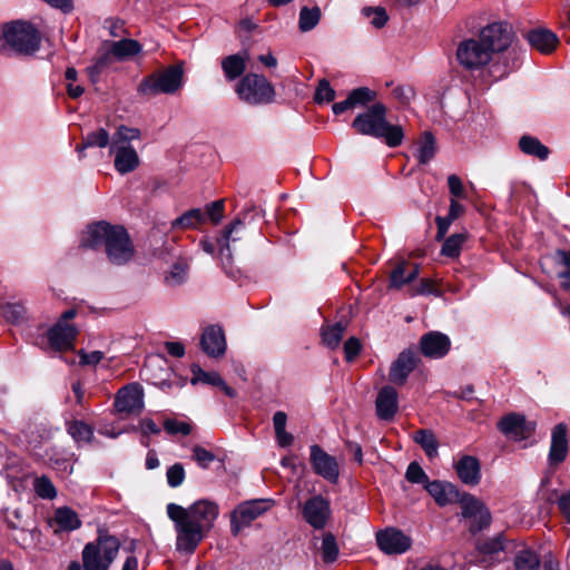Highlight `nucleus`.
<instances>
[{
  "instance_id": "f257e3e1",
  "label": "nucleus",
  "mask_w": 570,
  "mask_h": 570,
  "mask_svg": "<svg viewBox=\"0 0 570 570\" xmlns=\"http://www.w3.org/2000/svg\"><path fill=\"white\" fill-rule=\"evenodd\" d=\"M166 511L174 522L176 550L186 554H191L207 537L219 513L218 505L209 500H198L188 508L168 503Z\"/></svg>"
},
{
  "instance_id": "f03ea898",
  "label": "nucleus",
  "mask_w": 570,
  "mask_h": 570,
  "mask_svg": "<svg viewBox=\"0 0 570 570\" xmlns=\"http://www.w3.org/2000/svg\"><path fill=\"white\" fill-rule=\"evenodd\" d=\"M81 246L104 247L108 261L114 265H125L134 257V245L126 229L106 222L91 224L81 236Z\"/></svg>"
},
{
  "instance_id": "7ed1b4c3",
  "label": "nucleus",
  "mask_w": 570,
  "mask_h": 570,
  "mask_svg": "<svg viewBox=\"0 0 570 570\" xmlns=\"http://www.w3.org/2000/svg\"><path fill=\"white\" fill-rule=\"evenodd\" d=\"M386 107L376 102L366 111L358 114L352 127L360 135L371 136L375 138H384L390 147H397L403 140V130L400 126L391 125L386 120Z\"/></svg>"
},
{
  "instance_id": "20e7f679",
  "label": "nucleus",
  "mask_w": 570,
  "mask_h": 570,
  "mask_svg": "<svg viewBox=\"0 0 570 570\" xmlns=\"http://www.w3.org/2000/svg\"><path fill=\"white\" fill-rule=\"evenodd\" d=\"M141 132L138 128L119 126L111 138L110 153L115 155L114 165L116 170L121 174L134 171L139 166V156L130 142L138 140Z\"/></svg>"
},
{
  "instance_id": "39448f33",
  "label": "nucleus",
  "mask_w": 570,
  "mask_h": 570,
  "mask_svg": "<svg viewBox=\"0 0 570 570\" xmlns=\"http://www.w3.org/2000/svg\"><path fill=\"white\" fill-rule=\"evenodd\" d=\"M120 550V541L110 534L100 533L88 542L81 552L83 570H109Z\"/></svg>"
},
{
  "instance_id": "423d86ee",
  "label": "nucleus",
  "mask_w": 570,
  "mask_h": 570,
  "mask_svg": "<svg viewBox=\"0 0 570 570\" xmlns=\"http://www.w3.org/2000/svg\"><path fill=\"white\" fill-rule=\"evenodd\" d=\"M183 66L173 65L146 77L140 82L138 91L144 96H156L160 94L173 95L183 86Z\"/></svg>"
},
{
  "instance_id": "0eeeda50",
  "label": "nucleus",
  "mask_w": 570,
  "mask_h": 570,
  "mask_svg": "<svg viewBox=\"0 0 570 570\" xmlns=\"http://www.w3.org/2000/svg\"><path fill=\"white\" fill-rule=\"evenodd\" d=\"M0 38L19 53H33L40 45L38 31L27 22L14 21L0 28Z\"/></svg>"
},
{
  "instance_id": "6e6552de",
  "label": "nucleus",
  "mask_w": 570,
  "mask_h": 570,
  "mask_svg": "<svg viewBox=\"0 0 570 570\" xmlns=\"http://www.w3.org/2000/svg\"><path fill=\"white\" fill-rule=\"evenodd\" d=\"M456 59L466 70H479L493 61L479 36L462 40L456 48Z\"/></svg>"
},
{
  "instance_id": "1a4fd4ad",
  "label": "nucleus",
  "mask_w": 570,
  "mask_h": 570,
  "mask_svg": "<svg viewBox=\"0 0 570 570\" xmlns=\"http://www.w3.org/2000/svg\"><path fill=\"white\" fill-rule=\"evenodd\" d=\"M478 36L493 58L495 55L505 52L514 40L512 27L504 21L485 24L480 29Z\"/></svg>"
},
{
  "instance_id": "9d476101",
  "label": "nucleus",
  "mask_w": 570,
  "mask_h": 570,
  "mask_svg": "<svg viewBox=\"0 0 570 570\" xmlns=\"http://www.w3.org/2000/svg\"><path fill=\"white\" fill-rule=\"evenodd\" d=\"M236 92L242 100L250 105L272 101L274 89L264 76L248 73L244 76L236 87Z\"/></svg>"
},
{
  "instance_id": "9b49d317",
  "label": "nucleus",
  "mask_w": 570,
  "mask_h": 570,
  "mask_svg": "<svg viewBox=\"0 0 570 570\" xmlns=\"http://www.w3.org/2000/svg\"><path fill=\"white\" fill-rule=\"evenodd\" d=\"M77 309L70 308L63 312L57 323L47 332V338L55 351H69L75 346L78 328L69 321L75 318Z\"/></svg>"
},
{
  "instance_id": "f8f14e48",
  "label": "nucleus",
  "mask_w": 570,
  "mask_h": 570,
  "mask_svg": "<svg viewBox=\"0 0 570 570\" xmlns=\"http://www.w3.org/2000/svg\"><path fill=\"white\" fill-rule=\"evenodd\" d=\"M273 505L274 501L272 499H255L238 504L232 513V532L237 535L242 528L248 525Z\"/></svg>"
},
{
  "instance_id": "ddd939ff",
  "label": "nucleus",
  "mask_w": 570,
  "mask_h": 570,
  "mask_svg": "<svg viewBox=\"0 0 570 570\" xmlns=\"http://www.w3.org/2000/svg\"><path fill=\"white\" fill-rule=\"evenodd\" d=\"M463 518L470 519V531L476 533L490 525L491 515L484 504L471 494L464 493L460 499Z\"/></svg>"
},
{
  "instance_id": "4468645a",
  "label": "nucleus",
  "mask_w": 570,
  "mask_h": 570,
  "mask_svg": "<svg viewBox=\"0 0 570 570\" xmlns=\"http://www.w3.org/2000/svg\"><path fill=\"white\" fill-rule=\"evenodd\" d=\"M331 512L330 501L320 494L309 498L302 509L303 519L316 530L326 527Z\"/></svg>"
},
{
  "instance_id": "2eb2a0df",
  "label": "nucleus",
  "mask_w": 570,
  "mask_h": 570,
  "mask_svg": "<svg viewBox=\"0 0 570 570\" xmlns=\"http://www.w3.org/2000/svg\"><path fill=\"white\" fill-rule=\"evenodd\" d=\"M379 548L386 554H402L412 546V539L395 528H386L376 533Z\"/></svg>"
},
{
  "instance_id": "dca6fc26",
  "label": "nucleus",
  "mask_w": 570,
  "mask_h": 570,
  "mask_svg": "<svg viewBox=\"0 0 570 570\" xmlns=\"http://www.w3.org/2000/svg\"><path fill=\"white\" fill-rule=\"evenodd\" d=\"M115 409L119 413H139L144 407V392L139 384H128L115 397Z\"/></svg>"
},
{
  "instance_id": "f3484780",
  "label": "nucleus",
  "mask_w": 570,
  "mask_h": 570,
  "mask_svg": "<svg viewBox=\"0 0 570 570\" xmlns=\"http://www.w3.org/2000/svg\"><path fill=\"white\" fill-rule=\"evenodd\" d=\"M309 450L314 472L330 482H336L340 469L335 458L316 444L312 445Z\"/></svg>"
},
{
  "instance_id": "a211bd4d",
  "label": "nucleus",
  "mask_w": 570,
  "mask_h": 570,
  "mask_svg": "<svg viewBox=\"0 0 570 570\" xmlns=\"http://www.w3.org/2000/svg\"><path fill=\"white\" fill-rule=\"evenodd\" d=\"M451 348V341L448 335L432 331L424 334L420 340L421 353L428 358H442Z\"/></svg>"
},
{
  "instance_id": "6ab92c4d",
  "label": "nucleus",
  "mask_w": 570,
  "mask_h": 570,
  "mask_svg": "<svg viewBox=\"0 0 570 570\" xmlns=\"http://www.w3.org/2000/svg\"><path fill=\"white\" fill-rule=\"evenodd\" d=\"M375 410L379 419L391 421L399 410L397 392L393 386H383L375 400Z\"/></svg>"
},
{
  "instance_id": "aec40b11",
  "label": "nucleus",
  "mask_w": 570,
  "mask_h": 570,
  "mask_svg": "<svg viewBox=\"0 0 570 570\" xmlns=\"http://www.w3.org/2000/svg\"><path fill=\"white\" fill-rule=\"evenodd\" d=\"M425 490L440 507L460 502L462 497L454 484L445 481H430V483L425 484Z\"/></svg>"
},
{
  "instance_id": "412c9836",
  "label": "nucleus",
  "mask_w": 570,
  "mask_h": 570,
  "mask_svg": "<svg viewBox=\"0 0 570 570\" xmlns=\"http://www.w3.org/2000/svg\"><path fill=\"white\" fill-rule=\"evenodd\" d=\"M248 215L249 212L245 213L242 218L238 217L234 219L229 227L224 230L223 237L219 239V254L224 265L229 263L232 258L230 243L242 238V232Z\"/></svg>"
},
{
  "instance_id": "4be33fe9",
  "label": "nucleus",
  "mask_w": 570,
  "mask_h": 570,
  "mask_svg": "<svg viewBox=\"0 0 570 570\" xmlns=\"http://www.w3.org/2000/svg\"><path fill=\"white\" fill-rule=\"evenodd\" d=\"M416 367V357L413 352L404 351L392 363L390 381L396 385H403L410 373Z\"/></svg>"
},
{
  "instance_id": "5701e85b",
  "label": "nucleus",
  "mask_w": 570,
  "mask_h": 570,
  "mask_svg": "<svg viewBox=\"0 0 570 570\" xmlns=\"http://www.w3.org/2000/svg\"><path fill=\"white\" fill-rule=\"evenodd\" d=\"M498 429L508 438L521 440L528 436L533 428L527 425L523 415L510 413L503 416L499 423Z\"/></svg>"
},
{
  "instance_id": "b1692460",
  "label": "nucleus",
  "mask_w": 570,
  "mask_h": 570,
  "mask_svg": "<svg viewBox=\"0 0 570 570\" xmlns=\"http://www.w3.org/2000/svg\"><path fill=\"white\" fill-rule=\"evenodd\" d=\"M454 469L462 483L474 487L481 480V465L472 455H463L455 463Z\"/></svg>"
},
{
  "instance_id": "393cba45",
  "label": "nucleus",
  "mask_w": 570,
  "mask_h": 570,
  "mask_svg": "<svg viewBox=\"0 0 570 570\" xmlns=\"http://www.w3.org/2000/svg\"><path fill=\"white\" fill-rule=\"evenodd\" d=\"M503 549L504 546L501 535L478 540L476 550L481 556L479 561L480 564L483 568H490L494 562H499V554L503 551Z\"/></svg>"
},
{
  "instance_id": "a878e982",
  "label": "nucleus",
  "mask_w": 570,
  "mask_h": 570,
  "mask_svg": "<svg viewBox=\"0 0 570 570\" xmlns=\"http://www.w3.org/2000/svg\"><path fill=\"white\" fill-rule=\"evenodd\" d=\"M200 345L209 356L223 355L226 348L223 330L218 326L207 327L203 333Z\"/></svg>"
},
{
  "instance_id": "bb28decb",
  "label": "nucleus",
  "mask_w": 570,
  "mask_h": 570,
  "mask_svg": "<svg viewBox=\"0 0 570 570\" xmlns=\"http://www.w3.org/2000/svg\"><path fill=\"white\" fill-rule=\"evenodd\" d=\"M568 453L567 426L562 423L552 430L549 459L553 463L562 462Z\"/></svg>"
},
{
  "instance_id": "cd10ccee",
  "label": "nucleus",
  "mask_w": 570,
  "mask_h": 570,
  "mask_svg": "<svg viewBox=\"0 0 570 570\" xmlns=\"http://www.w3.org/2000/svg\"><path fill=\"white\" fill-rule=\"evenodd\" d=\"M419 275V265L409 262L399 263L390 275V287L401 288L414 281Z\"/></svg>"
},
{
  "instance_id": "c85d7f7f",
  "label": "nucleus",
  "mask_w": 570,
  "mask_h": 570,
  "mask_svg": "<svg viewBox=\"0 0 570 570\" xmlns=\"http://www.w3.org/2000/svg\"><path fill=\"white\" fill-rule=\"evenodd\" d=\"M529 43L542 53H550L558 45V37L547 29H534L528 32Z\"/></svg>"
},
{
  "instance_id": "c756f323",
  "label": "nucleus",
  "mask_w": 570,
  "mask_h": 570,
  "mask_svg": "<svg viewBox=\"0 0 570 570\" xmlns=\"http://www.w3.org/2000/svg\"><path fill=\"white\" fill-rule=\"evenodd\" d=\"M248 57V52L243 51L227 56L222 60V69L228 81H233L243 75L246 69V61Z\"/></svg>"
},
{
  "instance_id": "7c9ffc66",
  "label": "nucleus",
  "mask_w": 570,
  "mask_h": 570,
  "mask_svg": "<svg viewBox=\"0 0 570 570\" xmlns=\"http://www.w3.org/2000/svg\"><path fill=\"white\" fill-rule=\"evenodd\" d=\"M51 524H56L55 532L58 531H73L80 528L81 521L78 514L68 507L58 508L55 511Z\"/></svg>"
},
{
  "instance_id": "2f4dec72",
  "label": "nucleus",
  "mask_w": 570,
  "mask_h": 570,
  "mask_svg": "<svg viewBox=\"0 0 570 570\" xmlns=\"http://www.w3.org/2000/svg\"><path fill=\"white\" fill-rule=\"evenodd\" d=\"M435 153L436 141L434 136L430 131H424L417 142L415 157L420 164L425 165L434 158Z\"/></svg>"
},
{
  "instance_id": "473e14b6",
  "label": "nucleus",
  "mask_w": 570,
  "mask_h": 570,
  "mask_svg": "<svg viewBox=\"0 0 570 570\" xmlns=\"http://www.w3.org/2000/svg\"><path fill=\"white\" fill-rule=\"evenodd\" d=\"M67 432L78 444L90 443L94 439V429L80 420L68 422Z\"/></svg>"
},
{
  "instance_id": "72a5a7b5",
  "label": "nucleus",
  "mask_w": 570,
  "mask_h": 570,
  "mask_svg": "<svg viewBox=\"0 0 570 570\" xmlns=\"http://www.w3.org/2000/svg\"><path fill=\"white\" fill-rule=\"evenodd\" d=\"M519 147L522 153L534 156L540 160H546L550 154L549 148L540 142V140L532 136H522L519 140Z\"/></svg>"
},
{
  "instance_id": "f704fd0d",
  "label": "nucleus",
  "mask_w": 570,
  "mask_h": 570,
  "mask_svg": "<svg viewBox=\"0 0 570 570\" xmlns=\"http://www.w3.org/2000/svg\"><path fill=\"white\" fill-rule=\"evenodd\" d=\"M140 51V43L132 39H122L119 41H115L112 42L110 48V52L120 60L131 58L138 55Z\"/></svg>"
},
{
  "instance_id": "c9c22d12",
  "label": "nucleus",
  "mask_w": 570,
  "mask_h": 570,
  "mask_svg": "<svg viewBox=\"0 0 570 570\" xmlns=\"http://www.w3.org/2000/svg\"><path fill=\"white\" fill-rule=\"evenodd\" d=\"M413 440L423 449L430 459L438 455L439 442L431 430L416 431Z\"/></svg>"
},
{
  "instance_id": "e433bc0d",
  "label": "nucleus",
  "mask_w": 570,
  "mask_h": 570,
  "mask_svg": "<svg viewBox=\"0 0 570 570\" xmlns=\"http://www.w3.org/2000/svg\"><path fill=\"white\" fill-rule=\"evenodd\" d=\"M539 567L540 560L533 551L522 549L517 552L513 562V570H539Z\"/></svg>"
},
{
  "instance_id": "4c0bfd02",
  "label": "nucleus",
  "mask_w": 570,
  "mask_h": 570,
  "mask_svg": "<svg viewBox=\"0 0 570 570\" xmlns=\"http://www.w3.org/2000/svg\"><path fill=\"white\" fill-rule=\"evenodd\" d=\"M109 144H111V140L108 131L104 128H100L96 131L89 132L85 138L82 145H79L77 147V151L81 154L86 148L89 147L105 148Z\"/></svg>"
},
{
  "instance_id": "58836bf2",
  "label": "nucleus",
  "mask_w": 570,
  "mask_h": 570,
  "mask_svg": "<svg viewBox=\"0 0 570 570\" xmlns=\"http://www.w3.org/2000/svg\"><path fill=\"white\" fill-rule=\"evenodd\" d=\"M321 20V9L315 6L313 8L303 7L299 11L298 27L303 32L314 29Z\"/></svg>"
},
{
  "instance_id": "ea45409f",
  "label": "nucleus",
  "mask_w": 570,
  "mask_h": 570,
  "mask_svg": "<svg viewBox=\"0 0 570 570\" xmlns=\"http://www.w3.org/2000/svg\"><path fill=\"white\" fill-rule=\"evenodd\" d=\"M205 222V214L198 209H190L176 218L171 226L173 228H195L199 224H203Z\"/></svg>"
},
{
  "instance_id": "a19ab883",
  "label": "nucleus",
  "mask_w": 570,
  "mask_h": 570,
  "mask_svg": "<svg viewBox=\"0 0 570 570\" xmlns=\"http://www.w3.org/2000/svg\"><path fill=\"white\" fill-rule=\"evenodd\" d=\"M465 233L453 234L443 243L441 254L446 257L455 258L461 253L462 245L466 240Z\"/></svg>"
},
{
  "instance_id": "79ce46f5",
  "label": "nucleus",
  "mask_w": 570,
  "mask_h": 570,
  "mask_svg": "<svg viewBox=\"0 0 570 570\" xmlns=\"http://www.w3.org/2000/svg\"><path fill=\"white\" fill-rule=\"evenodd\" d=\"M321 553L325 563H332L338 557V546L336 543L335 537L331 532H327L323 535Z\"/></svg>"
},
{
  "instance_id": "37998d69",
  "label": "nucleus",
  "mask_w": 570,
  "mask_h": 570,
  "mask_svg": "<svg viewBox=\"0 0 570 570\" xmlns=\"http://www.w3.org/2000/svg\"><path fill=\"white\" fill-rule=\"evenodd\" d=\"M191 373H193L191 384H194V385L197 383L210 384V385H216V386L218 384H223V379L220 377V375L218 373L205 372L197 364H194L191 366Z\"/></svg>"
},
{
  "instance_id": "c03bdc74",
  "label": "nucleus",
  "mask_w": 570,
  "mask_h": 570,
  "mask_svg": "<svg viewBox=\"0 0 570 570\" xmlns=\"http://www.w3.org/2000/svg\"><path fill=\"white\" fill-rule=\"evenodd\" d=\"M345 327L341 323L327 326L322 331V341L330 348H336L343 337Z\"/></svg>"
},
{
  "instance_id": "a18cd8bd",
  "label": "nucleus",
  "mask_w": 570,
  "mask_h": 570,
  "mask_svg": "<svg viewBox=\"0 0 570 570\" xmlns=\"http://www.w3.org/2000/svg\"><path fill=\"white\" fill-rule=\"evenodd\" d=\"M33 489L38 497L52 500L57 497V490L53 483L46 475L36 478Z\"/></svg>"
},
{
  "instance_id": "49530a36",
  "label": "nucleus",
  "mask_w": 570,
  "mask_h": 570,
  "mask_svg": "<svg viewBox=\"0 0 570 570\" xmlns=\"http://www.w3.org/2000/svg\"><path fill=\"white\" fill-rule=\"evenodd\" d=\"M2 316L11 323H19L26 315V308L21 304L7 303L0 306Z\"/></svg>"
},
{
  "instance_id": "de8ad7c7",
  "label": "nucleus",
  "mask_w": 570,
  "mask_h": 570,
  "mask_svg": "<svg viewBox=\"0 0 570 570\" xmlns=\"http://www.w3.org/2000/svg\"><path fill=\"white\" fill-rule=\"evenodd\" d=\"M188 274V266L185 263H176L171 266L170 271L166 275V283L170 286H177L183 284Z\"/></svg>"
},
{
  "instance_id": "09e8293b",
  "label": "nucleus",
  "mask_w": 570,
  "mask_h": 570,
  "mask_svg": "<svg viewBox=\"0 0 570 570\" xmlns=\"http://www.w3.org/2000/svg\"><path fill=\"white\" fill-rule=\"evenodd\" d=\"M375 97V91L371 90L367 87L356 88L348 94V98L354 108L357 106H364L367 102L373 101Z\"/></svg>"
},
{
  "instance_id": "8fccbe9b",
  "label": "nucleus",
  "mask_w": 570,
  "mask_h": 570,
  "mask_svg": "<svg viewBox=\"0 0 570 570\" xmlns=\"http://www.w3.org/2000/svg\"><path fill=\"white\" fill-rule=\"evenodd\" d=\"M405 478L411 483L425 484L430 483L428 474L416 462H411L406 469Z\"/></svg>"
},
{
  "instance_id": "3c124183",
  "label": "nucleus",
  "mask_w": 570,
  "mask_h": 570,
  "mask_svg": "<svg viewBox=\"0 0 570 570\" xmlns=\"http://www.w3.org/2000/svg\"><path fill=\"white\" fill-rule=\"evenodd\" d=\"M167 483L170 488H177L183 484L185 480V469L183 464L175 463L168 468L166 472Z\"/></svg>"
},
{
  "instance_id": "603ef678",
  "label": "nucleus",
  "mask_w": 570,
  "mask_h": 570,
  "mask_svg": "<svg viewBox=\"0 0 570 570\" xmlns=\"http://www.w3.org/2000/svg\"><path fill=\"white\" fill-rule=\"evenodd\" d=\"M314 98L318 104L331 102L335 98V90L326 79H322L316 88Z\"/></svg>"
},
{
  "instance_id": "864d4df0",
  "label": "nucleus",
  "mask_w": 570,
  "mask_h": 570,
  "mask_svg": "<svg viewBox=\"0 0 570 570\" xmlns=\"http://www.w3.org/2000/svg\"><path fill=\"white\" fill-rule=\"evenodd\" d=\"M193 459L200 468L207 469L214 462L215 454L200 445H195L193 448Z\"/></svg>"
},
{
  "instance_id": "5fc2aeb1",
  "label": "nucleus",
  "mask_w": 570,
  "mask_h": 570,
  "mask_svg": "<svg viewBox=\"0 0 570 570\" xmlns=\"http://www.w3.org/2000/svg\"><path fill=\"white\" fill-rule=\"evenodd\" d=\"M164 429L169 434L188 435L191 432L190 424L168 419L164 422Z\"/></svg>"
},
{
  "instance_id": "6e6d98bb",
  "label": "nucleus",
  "mask_w": 570,
  "mask_h": 570,
  "mask_svg": "<svg viewBox=\"0 0 570 570\" xmlns=\"http://www.w3.org/2000/svg\"><path fill=\"white\" fill-rule=\"evenodd\" d=\"M364 14L367 16L371 20V24L375 28H382L387 22V14L383 8H366L363 10Z\"/></svg>"
},
{
  "instance_id": "4d7b16f0",
  "label": "nucleus",
  "mask_w": 570,
  "mask_h": 570,
  "mask_svg": "<svg viewBox=\"0 0 570 570\" xmlns=\"http://www.w3.org/2000/svg\"><path fill=\"white\" fill-rule=\"evenodd\" d=\"M207 215L214 224H218L223 218L224 213V200L219 199L213 202L206 207Z\"/></svg>"
},
{
  "instance_id": "13d9d810",
  "label": "nucleus",
  "mask_w": 570,
  "mask_h": 570,
  "mask_svg": "<svg viewBox=\"0 0 570 570\" xmlns=\"http://www.w3.org/2000/svg\"><path fill=\"white\" fill-rule=\"evenodd\" d=\"M448 185L450 194L454 197H464V187L461 178L458 175H450L448 177Z\"/></svg>"
},
{
  "instance_id": "bf43d9fd",
  "label": "nucleus",
  "mask_w": 570,
  "mask_h": 570,
  "mask_svg": "<svg viewBox=\"0 0 570 570\" xmlns=\"http://www.w3.org/2000/svg\"><path fill=\"white\" fill-rule=\"evenodd\" d=\"M393 96L402 105H407L414 97V90L411 87L397 86L396 88L393 89Z\"/></svg>"
},
{
  "instance_id": "052dcab7",
  "label": "nucleus",
  "mask_w": 570,
  "mask_h": 570,
  "mask_svg": "<svg viewBox=\"0 0 570 570\" xmlns=\"http://www.w3.org/2000/svg\"><path fill=\"white\" fill-rule=\"evenodd\" d=\"M80 356V364L82 365H96L104 358V353L100 351H92V352H85L79 351L78 352Z\"/></svg>"
},
{
  "instance_id": "680f3d73",
  "label": "nucleus",
  "mask_w": 570,
  "mask_h": 570,
  "mask_svg": "<svg viewBox=\"0 0 570 570\" xmlns=\"http://www.w3.org/2000/svg\"><path fill=\"white\" fill-rule=\"evenodd\" d=\"M361 351V343L357 338L351 337L344 344V352L347 361H352Z\"/></svg>"
},
{
  "instance_id": "e2e57ef3",
  "label": "nucleus",
  "mask_w": 570,
  "mask_h": 570,
  "mask_svg": "<svg viewBox=\"0 0 570 570\" xmlns=\"http://www.w3.org/2000/svg\"><path fill=\"white\" fill-rule=\"evenodd\" d=\"M452 219L446 217H440L438 216L435 218V223L438 225V233H436V239L441 240L444 238L445 234L448 233L450 225L452 224Z\"/></svg>"
},
{
  "instance_id": "0e129e2a",
  "label": "nucleus",
  "mask_w": 570,
  "mask_h": 570,
  "mask_svg": "<svg viewBox=\"0 0 570 570\" xmlns=\"http://www.w3.org/2000/svg\"><path fill=\"white\" fill-rule=\"evenodd\" d=\"M423 295V294H436V289L434 283L430 278H423L420 282L419 287L414 291L413 295Z\"/></svg>"
},
{
  "instance_id": "69168bd1",
  "label": "nucleus",
  "mask_w": 570,
  "mask_h": 570,
  "mask_svg": "<svg viewBox=\"0 0 570 570\" xmlns=\"http://www.w3.org/2000/svg\"><path fill=\"white\" fill-rule=\"evenodd\" d=\"M166 351L169 355L175 357H181L185 354V347L179 342H167Z\"/></svg>"
},
{
  "instance_id": "338daca9",
  "label": "nucleus",
  "mask_w": 570,
  "mask_h": 570,
  "mask_svg": "<svg viewBox=\"0 0 570 570\" xmlns=\"http://www.w3.org/2000/svg\"><path fill=\"white\" fill-rule=\"evenodd\" d=\"M287 415L283 411H277L273 416L275 432L286 430Z\"/></svg>"
},
{
  "instance_id": "774afa93",
  "label": "nucleus",
  "mask_w": 570,
  "mask_h": 570,
  "mask_svg": "<svg viewBox=\"0 0 570 570\" xmlns=\"http://www.w3.org/2000/svg\"><path fill=\"white\" fill-rule=\"evenodd\" d=\"M559 509L562 512L563 517L570 523V492L563 494L558 502Z\"/></svg>"
}]
</instances>
